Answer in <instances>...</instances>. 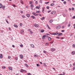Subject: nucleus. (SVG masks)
<instances>
[{
	"label": "nucleus",
	"mask_w": 75,
	"mask_h": 75,
	"mask_svg": "<svg viewBox=\"0 0 75 75\" xmlns=\"http://www.w3.org/2000/svg\"><path fill=\"white\" fill-rule=\"evenodd\" d=\"M47 26V27H48V28L49 29H51V28H50V26H49V25H48V24H47L46 25Z\"/></svg>",
	"instance_id": "obj_14"
},
{
	"label": "nucleus",
	"mask_w": 75,
	"mask_h": 75,
	"mask_svg": "<svg viewBox=\"0 0 75 75\" xmlns=\"http://www.w3.org/2000/svg\"><path fill=\"white\" fill-rule=\"evenodd\" d=\"M37 67H40V65H39L38 64H37Z\"/></svg>",
	"instance_id": "obj_50"
},
{
	"label": "nucleus",
	"mask_w": 75,
	"mask_h": 75,
	"mask_svg": "<svg viewBox=\"0 0 75 75\" xmlns=\"http://www.w3.org/2000/svg\"><path fill=\"white\" fill-rule=\"evenodd\" d=\"M62 35V33H60L58 34V36H59V35Z\"/></svg>",
	"instance_id": "obj_26"
},
{
	"label": "nucleus",
	"mask_w": 75,
	"mask_h": 75,
	"mask_svg": "<svg viewBox=\"0 0 75 75\" xmlns=\"http://www.w3.org/2000/svg\"><path fill=\"white\" fill-rule=\"evenodd\" d=\"M8 29L9 31H10L11 30V28H9Z\"/></svg>",
	"instance_id": "obj_57"
},
{
	"label": "nucleus",
	"mask_w": 75,
	"mask_h": 75,
	"mask_svg": "<svg viewBox=\"0 0 75 75\" xmlns=\"http://www.w3.org/2000/svg\"><path fill=\"white\" fill-rule=\"evenodd\" d=\"M6 23H8V24L9 23H8V21H7V19H6Z\"/></svg>",
	"instance_id": "obj_40"
},
{
	"label": "nucleus",
	"mask_w": 75,
	"mask_h": 75,
	"mask_svg": "<svg viewBox=\"0 0 75 75\" xmlns=\"http://www.w3.org/2000/svg\"><path fill=\"white\" fill-rule=\"evenodd\" d=\"M73 18V19H75V16H74L73 17H72Z\"/></svg>",
	"instance_id": "obj_53"
},
{
	"label": "nucleus",
	"mask_w": 75,
	"mask_h": 75,
	"mask_svg": "<svg viewBox=\"0 0 75 75\" xmlns=\"http://www.w3.org/2000/svg\"><path fill=\"white\" fill-rule=\"evenodd\" d=\"M40 5H39V7L38 6H36V8H38V9H40Z\"/></svg>",
	"instance_id": "obj_7"
},
{
	"label": "nucleus",
	"mask_w": 75,
	"mask_h": 75,
	"mask_svg": "<svg viewBox=\"0 0 75 75\" xmlns=\"http://www.w3.org/2000/svg\"><path fill=\"white\" fill-rule=\"evenodd\" d=\"M27 75H31V73H29L27 74Z\"/></svg>",
	"instance_id": "obj_37"
},
{
	"label": "nucleus",
	"mask_w": 75,
	"mask_h": 75,
	"mask_svg": "<svg viewBox=\"0 0 75 75\" xmlns=\"http://www.w3.org/2000/svg\"><path fill=\"white\" fill-rule=\"evenodd\" d=\"M35 16H38V14H37L36 13H35V14L34 15Z\"/></svg>",
	"instance_id": "obj_51"
},
{
	"label": "nucleus",
	"mask_w": 75,
	"mask_h": 75,
	"mask_svg": "<svg viewBox=\"0 0 75 75\" xmlns=\"http://www.w3.org/2000/svg\"><path fill=\"white\" fill-rule=\"evenodd\" d=\"M26 8H28V6H27L26 7Z\"/></svg>",
	"instance_id": "obj_61"
},
{
	"label": "nucleus",
	"mask_w": 75,
	"mask_h": 75,
	"mask_svg": "<svg viewBox=\"0 0 75 75\" xmlns=\"http://www.w3.org/2000/svg\"><path fill=\"white\" fill-rule=\"evenodd\" d=\"M36 13H40V11H37L36 12Z\"/></svg>",
	"instance_id": "obj_44"
},
{
	"label": "nucleus",
	"mask_w": 75,
	"mask_h": 75,
	"mask_svg": "<svg viewBox=\"0 0 75 75\" xmlns=\"http://www.w3.org/2000/svg\"><path fill=\"white\" fill-rule=\"evenodd\" d=\"M21 34L24 33V30H21Z\"/></svg>",
	"instance_id": "obj_10"
},
{
	"label": "nucleus",
	"mask_w": 75,
	"mask_h": 75,
	"mask_svg": "<svg viewBox=\"0 0 75 75\" xmlns=\"http://www.w3.org/2000/svg\"><path fill=\"white\" fill-rule=\"evenodd\" d=\"M72 10H74V7H73L72 8Z\"/></svg>",
	"instance_id": "obj_64"
},
{
	"label": "nucleus",
	"mask_w": 75,
	"mask_h": 75,
	"mask_svg": "<svg viewBox=\"0 0 75 75\" xmlns=\"http://www.w3.org/2000/svg\"><path fill=\"white\" fill-rule=\"evenodd\" d=\"M38 3V1H35V4H37Z\"/></svg>",
	"instance_id": "obj_49"
},
{
	"label": "nucleus",
	"mask_w": 75,
	"mask_h": 75,
	"mask_svg": "<svg viewBox=\"0 0 75 75\" xmlns=\"http://www.w3.org/2000/svg\"><path fill=\"white\" fill-rule=\"evenodd\" d=\"M52 35H55V33H54L51 34Z\"/></svg>",
	"instance_id": "obj_39"
},
{
	"label": "nucleus",
	"mask_w": 75,
	"mask_h": 75,
	"mask_svg": "<svg viewBox=\"0 0 75 75\" xmlns=\"http://www.w3.org/2000/svg\"><path fill=\"white\" fill-rule=\"evenodd\" d=\"M8 59H10V58H11V57H10V56H8Z\"/></svg>",
	"instance_id": "obj_41"
},
{
	"label": "nucleus",
	"mask_w": 75,
	"mask_h": 75,
	"mask_svg": "<svg viewBox=\"0 0 75 75\" xmlns=\"http://www.w3.org/2000/svg\"><path fill=\"white\" fill-rule=\"evenodd\" d=\"M21 4H23L24 3H23V1L22 0H21Z\"/></svg>",
	"instance_id": "obj_30"
},
{
	"label": "nucleus",
	"mask_w": 75,
	"mask_h": 75,
	"mask_svg": "<svg viewBox=\"0 0 75 75\" xmlns=\"http://www.w3.org/2000/svg\"><path fill=\"white\" fill-rule=\"evenodd\" d=\"M45 10L44 9H42V13H44V11H45Z\"/></svg>",
	"instance_id": "obj_35"
},
{
	"label": "nucleus",
	"mask_w": 75,
	"mask_h": 75,
	"mask_svg": "<svg viewBox=\"0 0 75 75\" xmlns=\"http://www.w3.org/2000/svg\"><path fill=\"white\" fill-rule=\"evenodd\" d=\"M3 58V56H2V54H0V58Z\"/></svg>",
	"instance_id": "obj_18"
},
{
	"label": "nucleus",
	"mask_w": 75,
	"mask_h": 75,
	"mask_svg": "<svg viewBox=\"0 0 75 75\" xmlns=\"http://www.w3.org/2000/svg\"><path fill=\"white\" fill-rule=\"evenodd\" d=\"M30 47H31L32 48H34V45L33 44H31L30 45Z\"/></svg>",
	"instance_id": "obj_6"
},
{
	"label": "nucleus",
	"mask_w": 75,
	"mask_h": 75,
	"mask_svg": "<svg viewBox=\"0 0 75 75\" xmlns=\"http://www.w3.org/2000/svg\"><path fill=\"white\" fill-rule=\"evenodd\" d=\"M24 71L25 72H27V71L25 70H23V69H21V72L22 73H23V72Z\"/></svg>",
	"instance_id": "obj_2"
},
{
	"label": "nucleus",
	"mask_w": 75,
	"mask_h": 75,
	"mask_svg": "<svg viewBox=\"0 0 75 75\" xmlns=\"http://www.w3.org/2000/svg\"><path fill=\"white\" fill-rule=\"evenodd\" d=\"M55 50V49L52 48L51 49V51H52V52H54V51Z\"/></svg>",
	"instance_id": "obj_5"
},
{
	"label": "nucleus",
	"mask_w": 75,
	"mask_h": 75,
	"mask_svg": "<svg viewBox=\"0 0 75 75\" xmlns=\"http://www.w3.org/2000/svg\"><path fill=\"white\" fill-rule=\"evenodd\" d=\"M12 6H13L14 7H16V5H15L14 4H12Z\"/></svg>",
	"instance_id": "obj_36"
},
{
	"label": "nucleus",
	"mask_w": 75,
	"mask_h": 75,
	"mask_svg": "<svg viewBox=\"0 0 75 75\" xmlns=\"http://www.w3.org/2000/svg\"><path fill=\"white\" fill-rule=\"evenodd\" d=\"M26 16L28 18L29 17H30V14H27L26 15Z\"/></svg>",
	"instance_id": "obj_17"
},
{
	"label": "nucleus",
	"mask_w": 75,
	"mask_h": 75,
	"mask_svg": "<svg viewBox=\"0 0 75 75\" xmlns=\"http://www.w3.org/2000/svg\"><path fill=\"white\" fill-rule=\"evenodd\" d=\"M8 68L10 70H11V71H12V68L11 67H8Z\"/></svg>",
	"instance_id": "obj_12"
},
{
	"label": "nucleus",
	"mask_w": 75,
	"mask_h": 75,
	"mask_svg": "<svg viewBox=\"0 0 75 75\" xmlns=\"http://www.w3.org/2000/svg\"><path fill=\"white\" fill-rule=\"evenodd\" d=\"M73 47V48H75V44H74L72 45Z\"/></svg>",
	"instance_id": "obj_25"
},
{
	"label": "nucleus",
	"mask_w": 75,
	"mask_h": 75,
	"mask_svg": "<svg viewBox=\"0 0 75 75\" xmlns=\"http://www.w3.org/2000/svg\"><path fill=\"white\" fill-rule=\"evenodd\" d=\"M71 54H72L73 55H74V54H75V52H72L71 53Z\"/></svg>",
	"instance_id": "obj_27"
},
{
	"label": "nucleus",
	"mask_w": 75,
	"mask_h": 75,
	"mask_svg": "<svg viewBox=\"0 0 75 75\" xmlns=\"http://www.w3.org/2000/svg\"><path fill=\"white\" fill-rule=\"evenodd\" d=\"M49 22L50 23H52V22H53V21L52 20H50V21Z\"/></svg>",
	"instance_id": "obj_31"
},
{
	"label": "nucleus",
	"mask_w": 75,
	"mask_h": 75,
	"mask_svg": "<svg viewBox=\"0 0 75 75\" xmlns=\"http://www.w3.org/2000/svg\"><path fill=\"white\" fill-rule=\"evenodd\" d=\"M45 18L44 17H43L41 19V20H44V19Z\"/></svg>",
	"instance_id": "obj_34"
},
{
	"label": "nucleus",
	"mask_w": 75,
	"mask_h": 75,
	"mask_svg": "<svg viewBox=\"0 0 75 75\" xmlns=\"http://www.w3.org/2000/svg\"><path fill=\"white\" fill-rule=\"evenodd\" d=\"M46 8H47V9H49L50 7L48 6H47V7Z\"/></svg>",
	"instance_id": "obj_46"
},
{
	"label": "nucleus",
	"mask_w": 75,
	"mask_h": 75,
	"mask_svg": "<svg viewBox=\"0 0 75 75\" xmlns=\"http://www.w3.org/2000/svg\"><path fill=\"white\" fill-rule=\"evenodd\" d=\"M43 64H44V66H45V67H47V65H46V64H45V63H43Z\"/></svg>",
	"instance_id": "obj_21"
},
{
	"label": "nucleus",
	"mask_w": 75,
	"mask_h": 75,
	"mask_svg": "<svg viewBox=\"0 0 75 75\" xmlns=\"http://www.w3.org/2000/svg\"><path fill=\"white\" fill-rule=\"evenodd\" d=\"M45 9V7H43L42 8V10H44Z\"/></svg>",
	"instance_id": "obj_63"
},
{
	"label": "nucleus",
	"mask_w": 75,
	"mask_h": 75,
	"mask_svg": "<svg viewBox=\"0 0 75 75\" xmlns=\"http://www.w3.org/2000/svg\"><path fill=\"white\" fill-rule=\"evenodd\" d=\"M48 39L49 41H51V38L50 37H48Z\"/></svg>",
	"instance_id": "obj_11"
},
{
	"label": "nucleus",
	"mask_w": 75,
	"mask_h": 75,
	"mask_svg": "<svg viewBox=\"0 0 75 75\" xmlns=\"http://www.w3.org/2000/svg\"><path fill=\"white\" fill-rule=\"evenodd\" d=\"M12 47H13V48L15 47V46H14V45H12Z\"/></svg>",
	"instance_id": "obj_56"
},
{
	"label": "nucleus",
	"mask_w": 75,
	"mask_h": 75,
	"mask_svg": "<svg viewBox=\"0 0 75 75\" xmlns=\"http://www.w3.org/2000/svg\"><path fill=\"white\" fill-rule=\"evenodd\" d=\"M2 6L3 5H2V4H0V8H1V7H2Z\"/></svg>",
	"instance_id": "obj_20"
},
{
	"label": "nucleus",
	"mask_w": 75,
	"mask_h": 75,
	"mask_svg": "<svg viewBox=\"0 0 75 75\" xmlns=\"http://www.w3.org/2000/svg\"><path fill=\"white\" fill-rule=\"evenodd\" d=\"M63 3L64 4H66L67 3V2H66V1H64V2H63Z\"/></svg>",
	"instance_id": "obj_45"
},
{
	"label": "nucleus",
	"mask_w": 75,
	"mask_h": 75,
	"mask_svg": "<svg viewBox=\"0 0 75 75\" xmlns=\"http://www.w3.org/2000/svg\"><path fill=\"white\" fill-rule=\"evenodd\" d=\"M22 25H23V24L22 23H20V26L21 27Z\"/></svg>",
	"instance_id": "obj_42"
},
{
	"label": "nucleus",
	"mask_w": 75,
	"mask_h": 75,
	"mask_svg": "<svg viewBox=\"0 0 75 75\" xmlns=\"http://www.w3.org/2000/svg\"><path fill=\"white\" fill-rule=\"evenodd\" d=\"M25 66H26L27 68H28V65L27 64H25Z\"/></svg>",
	"instance_id": "obj_15"
},
{
	"label": "nucleus",
	"mask_w": 75,
	"mask_h": 75,
	"mask_svg": "<svg viewBox=\"0 0 75 75\" xmlns=\"http://www.w3.org/2000/svg\"><path fill=\"white\" fill-rule=\"evenodd\" d=\"M20 58H21V59H22L23 58V55H22V54H21V55L20 56Z\"/></svg>",
	"instance_id": "obj_9"
},
{
	"label": "nucleus",
	"mask_w": 75,
	"mask_h": 75,
	"mask_svg": "<svg viewBox=\"0 0 75 75\" xmlns=\"http://www.w3.org/2000/svg\"><path fill=\"white\" fill-rule=\"evenodd\" d=\"M2 7H3V8H5V7H6V6H2Z\"/></svg>",
	"instance_id": "obj_43"
},
{
	"label": "nucleus",
	"mask_w": 75,
	"mask_h": 75,
	"mask_svg": "<svg viewBox=\"0 0 75 75\" xmlns=\"http://www.w3.org/2000/svg\"><path fill=\"white\" fill-rule=\"evenodd\" d=\"M54 5V4H53V3H52V4H50L51 6H52Z\"/></svg>",
	"instance_id": "obj_32"
},
{
	"label": "nucleus",
	"mask_w": 75,
	"mask_h": 75,
	"mask_svg": "<svg viewBox=\"0 0 75 75\" xmlns=\"http://www.w3.org/2000/svg\"><path fill=\"white\" fill-rule=\"evenodd\" d=\"M51 11H48V13H50V12H51Z\"/></svg>",
	"instance_id": "obj_54"
},
{
	"label": "nucleus",
	"mask_w": 75,
	"mask_h": 75,
	"mask_svg": "<svg viewBox=\"0 0 75 75\" xmlns=\"http://www.w3.org/2000/svg\"><path fill=\"white\" fill-rule=\"evenodd\" d=\"M34 26L35 27H39V25L37 24H35L34 25Z\"/></svg>",
	"instance_id": "obj_8"
},
{
	"label": "nucleus",
	"mask_w": 75,
	"mask_h": 75,
	"mask_svg": "<svg viewBox=\"0 0 75 75\" xmlns=\"http://www.w3.org/2000/svg\"><path fill=\"white\" fill-rule=\"evenodd\" d=\"M61 28V26L60 25H58L56 27L57 29H59Z\"/></svg>",
	"instance_id": "obj_3"
},
{
	"label": "nucleus",
	"mask_w": 75,
	"mask_h": 75,
	"mask_svg": "<svg viewBox=\"0 0 75 75\" xmlns=\"http://www.w3.org/2000/svg\"><path fill=\"white\" fill-rule=\"evenodd\" d=\"M46 37V35H44L42 36V38L43 40H44L45 38Z\"/></svg>",
	"instance_id": "obj_4"
},
{
	"label": "nucleus",
	"mask_w": 75,
	"mask_h": 75,
	"mask_svg": "<svg viewBox=\"0 0 75 75\" xmlns=\"http://www.w3.org/2000/svg\"><path fill=\"white\" fill-rule=\"evenodd\" d=\"M45 45L46 46H48V43H46L45 44Z\"/></svg>",
	"instance_id": "obj_22"
},
{
	"label": "nucleus",
	"mask_w": 75,
	"mask_h": 75,
	"mask_svg": "<svg viewBox=\"0 0 75 75\" xmlns=\"http://www.w3.org/2000/svg\"><path fill=\"white\" fill-rule=\"evenodd\" d=\"M62 32H64V30H61Z\"/></svg>",
	"instance_id": "obj_62"
},
{
	"label": "nucleus",
	"mask_w": 75,
	"mask_h": 75,
	"mask_svg": "<svg viewBox=\"0 0 75 75\" xmlns=\"http://www.w3.org/2000/svg\"><path fill=\"white\" fill-rule=\"evenodd\" d=\"M71 26V22H69V23L68 24V26L69 27Z\"/></svg>",
	"instance_id": "obj_16"
},
{
	"label": "nucleus",
	"mask_w": 75,
	"mask_h": 75,
	"mask_svg": "<svg viewBox=\"0 0 75 75\" xmlns=\"http://www.w3.org/2000/svg\"><path fill=\"white\" fill-rule=\"evenodd\" d=\"M20 47H23V45H20Z\"/></svg>",
	"instance_id": "obj_38"
},
{
	"label": "nucleus",
	"mask_w": 75,
	"mask_h": 75,
	"mask_svg": "<svg viewBox=\"0 0 75 75\" xmlns=\"http://www.w3.org/2000/svg\"><path fill=\"white\" fill-rule=\"evenodd\" d=\"M56 13V11H53L52 12H51V14H55Z\"/></svg>",
	"instance_id": "obj_1"
},
{
	"label": "nucleus",
	"mask_w": 75,
	"mask_h": 75,
	"mask_svg": "<svg viewBox=\"0 0 75 75\" xmlns=\"http://www.w3.org/2000/svg\"><path fill=\"white\" fill-rule=\"evenodd\" d=\"M34 57H38V55H37V54H35L34 56Z\"/></svg>",
	"instance_id": "obj_19"
},
{
	"label": "nucleus",
	"mask_w": 75,
	"mask_h": 75,
	"mask_svg": "<svg viewBox=\"0 0 75 75\" xmlns=\"http://www.w3.org/2000/svg\"><path fill=\"white\" fill-rule=\"evenodd\" d=\"M14 25L15 27H16V28H17L18 27V26L16 24H14Z\"/></svg>",
	"instance_id": "obj_13"
},
{
	"label": "nucleus",
	"mask_w": 75,
	"mask_h": 75,
	"mask_svg": "<svg viewBox=\"0 0 75 75\" xmlns=\"http://www.w3.org/2000/svg\"><path fill=\"white\" fill-rule=\"evenodd\" d=\"M64 26H63L62 27V28H64Z\"/></svg>",
	"instance_id": "obj_58"
},
{
	"label": "nucleus",
	"mask_w": 75,
	"mask_h": 75,
	"mask_svg": "<svg viewBox=\"0 0 75 75\" xmlns=\"http://www.w3.org/2000/svg\"><path fill=\"white\" fill-rule=\"evenodd\" d=\"M56 38H57V39H59V37H56Z\"/></svg>",
	"instance_id": "obj_48"
},
{
	"label": "nucleus",
	"mask_w": 75,
	"mask_h": 75,
	"mask_svg": "<svg viewBox=\"0 0 75 75\" xmlns=\"http://www.w3.org/2000/svg\"><path fill=\"white\" fill-rule=\"evenodd\" d=\"M33 6H34V5H31V7H33Z\"/></svg>",
	"instance_id": "obj_60"
},
{
	"label": "nucleus",
	"mask_w": 75,
	"mask_h": 75,
	"mask_svg": "<svg viewBox=\"0 0 75 75\" xmlns=\"http://www.w3.org/2000/svg\"><path fill=\"white\" fill-rule=\"evenodd\" d=\"M31 17L32 18H33V19H35V16H31Z\"/></svg>",
	"instance_id": "obj_23"
},
{
	"label": "nucleus",
	"mask_w": 75,
	"mask_h": 75,
	"mask_svg": "<svg viewBox=\"0 0 75 75\" xmlns=\"http://www.w3.org/2000/svg\"><path fill=\"white\" fill-rule=\"evenodd\" d=\"M55 35H58V33H55Z\"/></svg>",
	"instance_id": "obj_52"
},
{
	"label": "nucleus",
	"mask_w": 75,
	"mask_h": 75,
	"mask_svg": "<svg viewBox=\"0 0 75 75\" xmlns=\"http://www.w3.org/2000/svg\"><path fill=\"white\" fill-rule=\"evenodd\" d=\"M53 42H54V40H53L52 41L50 42V44H53Z\"/></svg>",
	"instance_id": "obj_29"
},
{
	"label": "nucleus",
	"mask_w": 75,
	"mask_h": 75,
	"mask_svg": "<svg viewBox=\"0 0 75 75\" xmlns=\"http://www.w3.org/2000/svg\"><path fill=\"white\" fill-rule=\"evenodd\" d=\"M29 3L30 4H32V3H33V1H30L29 2Z\"/></svg>",
	"instance_id": "obj_28"
},
{
	"label": "nucleus",
	"mask_w": 75,
	"mask_h": 75,
	"mask_svg": "<svg viewBox=\"0 0 75 75\" xmlns=\"http://www.w3.org/2000/svg\"><path fill=\"white\" fill-rule=\"evenodd\" d=\"M2 69H5V68H6V67L3 66L2 67Z\"/></svg>",
	"instance_id": "obj_33"
},
{
	"label": "nucleus",
	"mask_w": 75,
	"mask_h": 75,
	"mask_svg": "<svg viewBox=\"0 0 75 75\" xmlns=\"http://www.w3.org/2000/svg\"><path fill=\"white\" fill-rule=\"evenodd\" d=\"M63 16L65 17H66V15L65 14H64Z\"/></svg>",
	"instance_id": "obj_55"
},
{
	"label": "nucleus",
	"mask_w": 75,
	"mask_h": 75,
	"mask_svg": "<svg viewBox=\"0 0 75 75\" xmlns=\"http://www.w3.org/2000/svg\"><path fill=\"white\" fill-rule=\"evenodd\" d=\"M41 33H43V32H44V30H41Z\"/></svg>",
	"instance_id": "obj_24"
},
{
	"label": "nucleus",
	"mask_w": 75,
	"mask_h": 75,
	"mask_svg": "<svg viewBox=\"0 0 75 75\" xmlns=\"http://www.w3.org/2000/svg\"><path fill=\"white\" fill-rule=\"evenodd\" d=\"M22 17L23 18H24L25 17V16H24V15H23L22 16Z\"/></svg>",
	"instance_id": "obj_59"
},
{
	"label": "nucleus",
	"mask_w": 75,
	"mask_h": 75,
	"mask_svg": "<svg viewBox=\"0 0 75 75\" xmlns=\"http://www.w3.org/2000/svg\"><path fill=\"white\" fill-rule=\"evenodd\" d=\"M44 53H47V52L45 51V50L43 51Z\"/></svg>",
	"instance_id": "obj_47"
}]
</instances>
